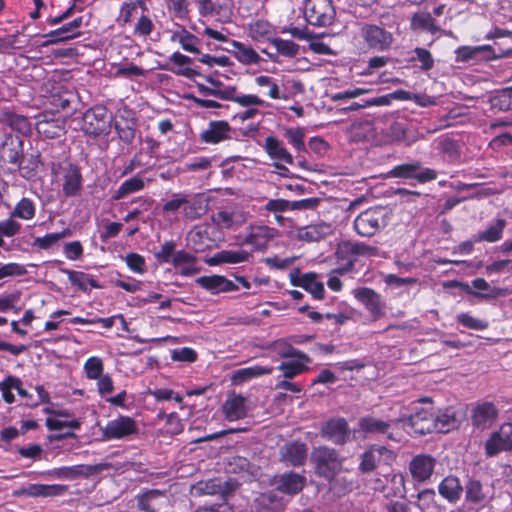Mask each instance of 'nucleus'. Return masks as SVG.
<instances>
[{
	"label": "nucleus",
	"mask_w": 512,
	"mask_h": 512,
	"mask_svg": "<svg viewBox=\"0 0 512 512\" xmlns=\"http://www.w3.org/2000/svg\"><path fill=\"white\" fill-rule=\"evenodd\" d=\"M171 264L183 276H191L198 273L195 256L184 250H179L173 255Z\"/></svg>",
	"instance_id": "26"
},
{
	"label": "nucleus",
	"mask_w": 512,
	"mask_h": 512,
	"mask_svg": "<svg viewBox=\"0 0 512 512\" xmlns=\"http://www.w3.org/2000/svg\"><path fill=\"white\" fill-rule=\"evenodd\" d=\"M15 388H19V378L15 376H7L0 382V392L6 403L12 404L15 401V396L12 392Z\"/></svg>",
	"instance_id": "54"
},
{
	"label": "nucleus",
	"mask_w": 512,
	"mask_h": 512,
	"mask_svg": "<svg viewBox=\"0 0 512 512\" xmlns=\"http://www.w3.org/2000/svg\"><path fill=\"white\" fill-rule=\"evenodd\" d=\"M305 477L296 473H284L277 482V489L286 494H297L305 485Z\"/></svg>",
	"instance_id": "28"
},
{
	"label": "nucleus",
	"mask_w": 512,
	"mask_h": 512,
	"mask_svg": "<svg viewBox=\"0 0 512 512\" xmlns=\"http://www.w3.org/2000/svg\"><path fill=\"white\" fill-rule=\"evenodd\" d=\"M436 465V459L427 454H418L412 458L409 471L414 481L423 483L430 479Z\"/></svg>",
	"instance_id": "15"
},
{
	"label": "nucleus",
	"mask_w": 512,
	"mask_h": 512,
	"mask_svg": "<svg viewBox=\"0 0 512 512\" xmlns=\"http://www.w3.org/2000/svg\"><path fill=\"white\" fill-rule=\"evenodd\" d=\"M136 421L124 415H119L115 419L107 422V424L101 429L102 436L105 440H118L127 438L137 433Z\"/></svg>",
	"instance_id": "5"
},
{
	"label": "nucleus",
	"mask_w": 512,
	"mask_h": 512,
	"mask_svg": "<svg viewBox=\"0 0 512 512\" xmlns=\"http://www.w3.org/2000/svg\"><path fill=\"white\" fill-rule=\"evenodd\" d=\"M84 465L63 466L42 472L41 475L51 479H75L84 475Z\"/></svg>",
	"instance_id": "42"
},
{
	"label": "nucleus",
	"mask_w": 512,
	"mask_h": 512,
	"mask_svg": "<svg viewBox=\"0 0 512 512\" xmlns=\"http://www.w3.org/2000/svg\"><path fill=\"white\" fill-rule=\"evenodd\" d=\"M311 457L318 474L327 479H332L341 469L342 460L332 448L325 446L314 448Z\"/></svg>",
	"instance_id": "3"
},
{
	"label": "nucleus",
	"mask_w": 512,
	"mask_h": 512,
	"mask_svg": "<svg viewBox=\"0 0 512 512\" xmlns=\"http://www.w3.org/2000/svg\"><path fill=\"white\" fill-rule=\"evenodd\" d=\"M359 469L363 473L373 471L380 463H390L394 460V453L384 446H372L362 454Z\"/></svg>",
	"instance_id": "12"
},
{
	"label": "nucleus",
	"mask_w": 512,
	"mask_h": 512,
	"mask_svg": "<svg viewBox=\"0 0 512 512\" xmlns=\"http://www.w3.org/2000/svg\"><path fill=\"white\" fill-rule=\"evenodd\" d=\"M109 127L107 110L103 106H94L87 110L82 119L81 129L85 134L98 136Z\"/></svg>",
	"instance_id": "6"
},
{
	"label": "nucleus",
	"mask_w": 512,
	"mask_h": 512,
	"mask_svg": "<svg viewBox=\"0 0 512 512\" xmlns=\"http://www.w3.org/2000/svg\"><path fill=\"white\" fill-rule=\"evenodd\" d=\"M36 205L30 198L23 197L18 201L11 212V217L18 218L25 221H30L35 217Z\"/></svg>",
	"instance_id": "43"
},
{
	"label": "nucleus",
	"mask_w": 512,
	"mask_h": 512,
	"mask_svg": "<svg viewBox=\"0 0 512 512\" xmlns=\"http://www.w3.org/2000/svg\"><path fill=\"white\" fill-rule=\"evenodd\" d=\"M488 46H462L456 49V61L467 62L474 59L482 50L487 49Z\"/></svg>",
	"instance_id": "61"
},
{
	"label": "nucleus",
	"mask_w": 512,
	"mask_h": 512,
	"mask_svg": "<svg viewBox=\"0 0 512 512\" xmlns=\"http://www.w3.org/2000/svg\"><path fill=\"white\" fill-rule=\"evenodd\" d=\"M211 219L220 229H237L247 221L248 213L237 207H225L213 213Z\"/></svg>",
	"instance_id": "11"
},
{
	"label": "nucleus",
	"mask_w": 512,
	"mask_h": 512,
	"mask_svg": "<svg viewBox=\"0 0 512 512\" xmlns=\"http://www.w3.org/2000/svg\"><path fill=\"white\" fill-rule=\"evenodd\" d=\"M233 47V55L243 65L258 64L261 61L260 55L250 46L239 41L231 42Z\"/></svg>",
	"instance_id": "33"
},
{
	"label": "nucleus",
	"mask_w": 512,
	"mask_h": 512,
	"mask_svg": "<svg viewBox=\"0 0 512 512\" xmlns=\"http://www.w3.org/2000/svg\"><path fill=\"white\" fill-rule=\"evenodd\" d=\"M487 496L478 480H469L465 486V499L473 504L485 502Z\"/></svg>",
	"instance_id": "49"
},
{
	"label": "nucleus",
	"mask_w": 512,
	"mask_h": 512,
	"mask_svg": "<svg viewBox=\"0 0 512 512\" xmlns=\"http://www.w3.org/2000/svg\"><path fill=\"white\" fill-rule=\"evenodd\" d=\"M294 284L302 287L315 299H322L324 297V284L316 279V274L314 273H307L302 275L298 282Z\"/></svg>",
	"instance_id": "40"
},
{
	"label": "nucleus",
	"mask_w": 512,
	"mask_h": 512,
	"mask_svg": "<svg viewBox=\"0 0 512 512\" xmlns=\"http://www.w3.org/2000/svg\"><path fill=\"white\" fill-rule=\"evenodd\" d=\"M223 413L227 420L236 421L246 416L248 407L246 399L241 395H229L223 404Z\"/></svg>",
	"instance_id": "21"
},
{
	"label": "nucleus",
	"mask_w": 512,
	"mask_h": 512,
	"mask_svg": "<svg viewBox=\"0 0 512 512\" xmlns=\"http://www.w3.org/2000/svg\"><path fill=\"white\" fill-rule=\"evenodd\" d=\"M196 282L212 294L236 291L238 286L231 280L220 275L202 276Z\"/></svg>",
	"instance_id": "18"
},
{
	"label": "nucleus",
	"mask_w": 512,
	"mask_h": 512,
	"mask_svg": "<svg viewBox=\"0 0 512 512\" xmlns=\"http://www.w3.org/2000/svg\"><path fill=\"white\" fill-rule=\"evenodd\" d=\"M281 456L293 466L301 465L307 457V446L301 442H291L281 448Z\"/></svg>",
	"instance_id": "25"
},
{
	"label": "nucleus",
	"mask_w": 512,
	"mask_h": 512,
	"mask_svg": "<svg viewBox=\"0 0 512 512\" xmlns=\"http://www.w3.org/2000/svg\"><path fill=\"white\" fill-rule=\"evenodd\" d=\"M505 225L506 221L504 219L495 220L485 230L480 231L476 235L474 242L494 243L500 240L502 238Z\"/></svg>",
	"instance_id": "39"
},
{
	"label": "nucleus",
	"mask_w": 512,
	"mask_h": 512,
	"mask_svg": "<svg viewBox=\"0 0 512 512\" xmlns=\"http://www.w3.org/2000/svg\"><path fill=\"white\" fill-rule=\"evenodd\" d=\"M387 224L383 208H369L361 212L354 220V229L362 237H371Z\"/></svg>",
	"instance_id": "2"
},
{
	"label": "nucleus",
	"mask_w": 512,
	"mask_h": 512,
	"mask_svg": "<svg viewBox=\"0 0 512 512\" xmlns=\"http://www.w3.org/2000/svg\"><path fill=\"white\" fill-rule=\"evenodd\" d=\"M82 25V18H76L73 21L64 24L62 27L53 30L46 34V37L49 38V42L56 43L61 41H66L72 38H75L79 35L78 29Z\"/></svg>",
	"instance_id": "30"
},
{
	"label": "nucleus",
	"mask_w": 512,
	"mask_h": 512,
	"mask_svg": "<svg viewBox=\"0 0 512 512\" xmlns=\"http://www.w3.org/2000/svg\"><path fill=\"white\" fill-rule=\"evenodd\" d=\"M417 507L422 512H438V504L433 489H424L417 495Z\"/></svg>",
	"instance_id": "48"
},
{
	"label": "nucleus",
	"mask_w": 512,
	"mask_h": 512,
	"mask_svg": "<svg viewBox=\"0 0 512 512\" xmlns=\"http://www.w3.org/2000/svg\"><path fill=\"white\" fill-rule=\"evenodd\" d=\"M157 499H164V496L157 490L147 492L140 500L139 507L146 512H156L155 501Z\"/></svg>",
	"instance_id": "62"
},
{
	"label": "nucleus",
	"mask_w": 512,
	"mask_h": 512,
	"mask_svg": "<svg viewBox=\"0 0 512 512\" xmlns=\"http://www.w3.org/2000/svg\"><path fill=\"white\" fill-rule=\"evenodd\" d=\"M497 417L498 409L491 402L478 403L472 409V424L481 430L490 428L497 420Z\"/></svg>",
	"instance_id": "16"
},
{
	"label": "nucleus",
	"mask_w": 512,
	"mask_h": 512,
	"mask_svg": "<svg viewBox=\"0 0 512 512\" xmlns=\"http://www.w3.org/2000/svg\"><path fill=\"white\" fill-rule=\"evenodd\" d=\"M352 295L365 307L373 320H378L385 315V304L381 296L371 288L353 289Z\"/></svg>",
	"instance_id": "9"
},
{
	"label": "nucleus",
	"mask_w": 512,
	"mask_h": 512,
	"mask_svg": "<svg viewBox=\"0 0 512 512\" xmlns=\"http://www.w3.org/2000/svg\"><path fill=\"white\" fill-rule=\"evenodd\" d=\"M171 40L173 42H178L182 49L187 52L194 54L200 53L198 48L200 40L184 28L173 32Z\"/></svg>",
	"instance_id": "38"
},
{
	"label": "nucleus",
	"mask_w": 512,
	"mask_h": 512,
	"mask_svg": "<svg viewBox=\"0 0 512 512\" xmlns=\"http://www.w3.org/2000/svg\"><path fill=\"white\" fill-rule=\"evenodd\" d=\"M271 44L280 55L285 57H295L299 53V45L291 40L274 38Z\"/></svg>",
	"instance_id": "52"
},
{
	"label": "nucleus",
	"mask_w": 512,
	"mask_h": 512,
	"mask_svg": "<svg viewBox=\"0 0 512 512\" xmlns=\"http://www.w3.org/2000/svg\"><path fill=\"white\" fill-rule=\"evenodd\" d=\"M250 36L255 40L268 38L272 34V26L264 20H256L249 26Z\"/></svg>",
	"instance_id": "56"
},
{
	"label": "nucleus",
	"mask_w": 512,
	"mask_h": 512,
	"mask_svg": "<svg viewBox=\"0 0 512 512\" xmlns=\"http://www.w3.org/2000/svg\"><path fill=\"white\" fill-rule=\"evenodd\" d=\"M485 453L489 457L512 450V423H504L485 442Z\"/></svg>",
	"instance_id": "7"
},
{
	"label": "nucleus",
	"mask_w": 512,
	"mask_h": 512,
	"mask_svg": "<svg viewBox=\"0 0 512 512\" xmlns=\"http://www.w3.org/2000/svg\"><path fill=\"white\" fill-rule=\"evenodd\" d=\"M231 127L228 122L211 121L207 129L201 133V140L205 143L217 144L230 138Z\"/></svg>",
	"instance_id": "19"
},
{
	"label": "nucleus",
	"mask_w": 512,
	"mask_h": 512,
	"mask_svg": "<svg viewBox=\"0 0 512 512\" xmlns=\"http://www.w3.org/2000/svg\"><path fill=\"white\" fill-rule=\"evenodd\" d=\"M333 232L331 224L320 222L294 228L290 234L293 238L304 242H317Z\"/></svg>",
	"instance_id": "14"
},
{
	"label": "nucleus",
	"mask_w": 512,
	"mask_h": 512,
	"mask_svg": "<svg viewBox=\"0 0 512 512\" xmlns=\"http://www.w3.org/2000/svg\"><path fill=\"white\" fill-rule=\"evenodd\" d=\"M278 234L275 228L264 224H252L248 227L247 235L243 243L254 247L255 250H262L267 247L268 243Z\"/></svg>",
	"instance_id": "13"
},
{
	"label": "nucleus",
	"mask_w": 512,
	"mask_h": 512,
	"mask_svg": "<svg viewBox=\"0 0 512 512\" xmlns=\"http://www.w3.org/2000/svg\"><path fill=\"white\" fill-rule=\"evenodd\" d=\"M360 35L369 48L377 51L388 50L393 42V36L390 32L373 24L363 25Z\"/></svg>",
	"instance_id": "8"
},
{
	"label": "nucleus",
	"mask_w": 512,
	"mask_h": 512,
	"mask_svg": "<svg viewBox=\"0 0 512 512\" xmlns=\"http://www.w3.org/2000/svg\"><path fill=\"white\" fill-rule=\"evenodd\" d=\"M433 421L435 424L434 431L440 432V433L449 432L451 429L455 428L458 424L455 413L451 410H445L444 412H442L436 416L433 414Z\"/></svg>",
	"instance_id": "46"
},
{
	"label": "nucleus",
	"mask_w": 512,
	"mask_h": 512,
	"mask_svg": "<svg viewBox=\"0 0 512 512\" xmlns=\"http://www.w3.org/2000/svg\"><path fill=\"white\" fill-rule=\"evenodd\" d=\"M0 122L23 135L30 132L29 120L26 117L11 111H3L0 114Z\"/></svg>",
	"instance_id": "35"
},
{
	"label": "nucleus",
	"mask_w": 512,
	"mask_h": 512,
	"mask_svg": "<svg viewBox=\"0 0 512 512\" xmlns=\"http://www.w3.org/2000/svg\"><path fill=\"white\" fill-rule=\"evenodd\" d=\"M305 18L313 26H327L332 23L335 10L330 0H307Z\"/></svg>",
	"instance_id": "4"
},
{
	"label": "nucleus",
	"mask_w": 512,
	"mask_h": 512,
	"mask_svg": "<svg viewBox=\"0 0 512 512\" xmlns=\"http://www.w3.org/2000/svg\"><path fill=\"white\" fill-rule=\"evenodd\" d=\"M309 357L301 354L299 358L282 362L278 369L283 372L285 378L291 379L308 369Z\"/></svg>",
	"instance_id": "36"
},
{
	"label": "nucleus",
	"mask_w": 512,
	"mask_h": 512,
	"mask_svg": "<svg viewBox=\"0 0 512 512\" xmlns=\"http://www.w3.org/2000/svg\"><path fill=\"white\" fill-rule=\"evenodd\" d=\"M243 97H251L253 100L245 105H239L245 110L238 112L235 118L241 122L256 118L261 114L259 107H269V103L256 94H243Z\"/></svg>",
	"instance_id": "31"
},
{
	"label": "nucleus",
	"mask_w": 512,
	"mask_h": 512,
	"mask_svg": "<svg viewBox=\"0 0 512 512\" xmlns=\"http://www.w3.org/2000/svg\"><path fill=\"white\" fill-rule=\"evenodd\" d=\"M263 147L268 156L275 162H282L288 165H292L294 163V158L292 154L287 150L284 144L276 137H266Z\"/></svg>",
	"instance_id": "20"
},
{
	"label": "nucleus",
	"mask_w": 512,
	"mask_h": 512,
	"mask_svg": "<svg viewBox=\"0 0 512 512\" xmlns=\"http://www.w3.org/2000/svg\"><path fill=\"white\" fill-rule=\"evenodd\" d=\"M463 287L468 294L485 299L496 298L503 295V290L501 288L491 286L483 278H476L472 281V287L477 291L472 290V288L467 284L463 285Z\"/></svg>",
	"instance_id": "29"
},
{
	"label": "nucleus",
	"mask_w": 512,
	"mask_h": 512,
	"mask_svg": "<svg viewBox=\"0 0 512 512\" xmlns=\"http://www.w3.org/2000/svg\"><path fill=\"white\" fill-rule=\"evenodd\" d=\"M412 26L414 28H421L427 31H435L436 27L434 19L429 13H417L413 16Z\"/></svg>",
	"instance_id": "63"
},
{
	"label": "nucleus",
	"mask_w": 512,
	"mask_h": 512,
	"mask_svg": "<svg viewBox=\"0 0 512 512\" xmlns=\"http://www.w3.org/2000/svg\"><path fill=\"white\" fill-rule=\"evenodd\" d=\"M244 93H238L236 87L229 86L224 89H218L217 97L222 100H228L237 105H245L253 100L251 97H243Z\"/></svg>",
	"instance_id": "55"
},
{
	"label": "nucleus",
	"mask_w": 512,
	"mask_h": 512,
	"mask_svg": "<svg viewBox=\"0 0 512 512\" xmlns=\"http://www.w3.org/2000/svg\"><path fill=\"white\" fill-rule=\"evenodd\" d=\"M154 29V24L152 20L146 16L142 15L134 27V34L140 37H146L151 34Z\"/></svg>",
	"instance_id": "64"
},
{
	"label": "nucleus",
	"mask_w": 512,
	"mask_h": 512,
	"mask_svg": "<svg viewBox=\"0 0 512 512\" xmlns=\"http://www.w3.org/2000/svg\"><path fill=\"white\" fill-rule=\"evenodd\" d=\"M83 373L88 380H97L104 374V362L99 356H91L83 364Z\"/></svg>",
	"instance_id": "45"
},
{
	"label": "nucleus",
	"mask_w": 512,
	"mask_h": 512,
	"mask_svg": "<svg viewBox=\"0 0 512 512\" xmlns=\"http://www.w3.org/2000/svg\"><path fill=\"white\" fill-rule=\"evenodd\" d=\"M393 424H399L397 419L386 422L374 417H366L360 421V428L369 433H385Z\"/></svg>",
	"instance_id": "47"
},
{
	"label": "nucleus",
	"mask_w": 512,
	"mask_h": 512,
	"mask_svg": "<svg viewBox=\"0 0 512 512\" xmlns=\"http://www.w3.org/2000/svg\"><path fill=\"white\" fill-rule=\"evenodd\" d=\"M145 75L146 71L133 63L119 65L115 71L116 77H123L128 79L135 77H144Z\"/></svg>",
	"instance_id": "57"
},
{
	"label": "nucleus",
	"mask_w": 512,
	"mask_h": 512,
	"mask_svg": "<svg viewBox=\"0 0 512 512\" xmlns=\"http://www.w3.org/2000/svg\"><path fill=\"white\" fill-rule=\"evenodd\" d=\"M438 492L446 501L451 504L460 500L463 487L460 480L455 476H447L438 485Z\"/></svg>",
	"instance_id": "22"
},
{
	"label": "nucleus",
	"mask_w": 512,
	"mask_h": 512,
	"mask_svg": "<svg viewBox=\"0 0 512 512\" xmlns=\"http://www.w3.org/2000/svg\"><path fill=\"white\" fill-rule=\"evenodd\" d=\"M82 177L76 167H70L65 171L63 179V193L68 196H75L81 189Z\"/></svg>",
	"instance_id": "37"
},
{
	"label": "nucleus",
	"mask_w": 512,
	"mask_h": 512,
	"mask_svg": "<svg viewBox=\"0 0 512 512\" xmlns=\"http://www.w3.org/2000/svg\"><path fill=\"white\" fill-rule=\"evenodd\" d=\"M251 253L244 249L238 250H222L213 255L209 263L211 265L218 264H239L249 261Z\"/></svg>",
	"instance_id": "27"
},
{
	"label": "nucleus",
	"mask_w": 512,
	"mask_h": 512,
	"mask_svg": "<svg viewBox=\"0 0 512 512\" xmlns=\"http://www.w3.org/2000/svg\"><path fill=\"white\" fill-rule=\"evenodd\" d=\"M144 188L145 181L139 174H137L122 182L121 185L114 191L112 198L114 200H120L131 194L140 192Z\"/></svg>",
	"instance_id": "34"
},
{
	"label": "nucleus",
	"mask_w": 512,
	"mask_h": 512,
	"mask_svg": "<svg viewBox=\"0 0 512 512\" xmlns=\"http://www.w3.org/2000/svg\"><path fill=\"white\" fill-rule=\"evenodd\" d=\"M493 107L501 110L508 111L512 109V86L505 87L498 91V93L491 99Z\"/></svg>",
	"instance_id": "51"
},
{
	"label": "nucleus",
	"mask_w": 512,
	"mask_h": 512,
	"mask_svg": "<svg viewBox=\"0 0 512 512\" xmlns=\"http://www.w3.org/2000/svg\"><path fill=\"white\" fill-rule=\"evenodd\" d=\"M321 435L335 444H344L350 437V430L344 418H333L321 428Z\"/></svg>",
	"instance_id": "17"
},
{
	"label": "nucleus",
	"mask_w": 512,
	"mask_h": 512,
	"mask_svg": "<svg viewBox=\"0 0 512 512\" xmlns=\"http://www.w3.org/2000/svg\"><path fill=\"white\" fill-rule=\"evenodd\" d=\"M413 413L407 418H399L397 422L402 424L404 429H410L416 434H427L434 432L435 424L433 421V412L431 401L423 398L413 407Z\"/></svg>",
	"instance_id": "1"
},
{
	"label": "nucleus",
	"mask_w": 512,
	"mask_h": 512,
	"mask_svg": "<svg viewBox=\"0 0 512 512\" xmlns=\"http://www.w3.org/2000/svg\"><path fill=\"white\" fill-rule=\"evenodd\" d=\"M189 244L195 251L203 252L213 247V240L210 239L208 227L204 225L195 226L187 236Z\"/></svg>",
	"instance_id": "24"
},
{
	"label": "nucleus",
	"mask_w": 512,
	"mask_h": 512,
	"mask_svg": "<svg viewBox=\"0 0 512 512\" xmlns=\"http://www.w3.org/2000/svg\"><path fill=\"white\" fill-rule=\"evenodd\" d=\"M272 371V367L253 366L242 368L234 372L232 380L236 384L243 383L261 375L271 374Z\"/></svg>",
	"instance_id": "44"
},
{
	"label": "nucleus",
	"mask_w": 512,
	"mask_h": 512,
	"mask_svg": "<svg viewBox=\"0 0 512 512\" xmlns=\"http://www.w3.org/2000/svg\"><path fill=\"white\" fill-rule=\"evenodd\" d=\"M419 169V162L404 163L391 169L388 172V176L394 178L416 179L420 183H426L436 179L437 173L434 170L425 168L423 171L419 172Z\"/></svg>",
	"instance_id": "10"
},
{
	"label": "nucleus",
	"mask_w": 512,
	"mask_h": 512,
	"mask_svg": "<svg viewBox=\"0 0 512 512\" xmlns=\"http://www.w3.org/2000/svg\"><path fill=\"white\" fill-rule=\"evenodd\" d=\"M284 136L287 139L288 143L296 151L305 150V143H304L305 132H304L303 128H300V127L285 128Z\"/></svg>",
	"instance_id": "50"
},
{
	"label": "nucleus",
	"mask_w": 512,
	"mask_h": 512,
	"mask_svg": "<svg viewBox=\"0 0 512 512\" xmlns=\"http://www.w3.org/2000/svg\"><path fill=\"white\" fill-rule=\"evenodd\" d=\"M296 260V256L282 257L275 255L265 258L264 263L271 269L284 270L292 266Z\"/></svg>",
	"instance_id": "59"
},
{
	"label": "nucleus",
	"mask_w": 512,
	"mask_h": 512,
	"mask_svg": "<svg viewBox=\"0 0 512 512\" xmlns=\"http://www.w3.org/2000/svg\"><path fill=\"white\" fill-rule=\"evenodd\" d=\"M208 210V199L202 194L186 196V202L183 207V214L188 219H197L204 215Z\"/></svg>",
	"instance_id": "23"
},
{
	"label": "nucleus",
	"mask_w": 512,
	"mask_h": 512,
	"mask_svg": "<svg viewBox=\"0 0 512 512\" xmlns=\"http://www.w3.org/2000/svg\"><path fill=\"white\" fill-rule=\"evenodd\" d=\"M128 268L137 274H143L146 269L145 258L138 253H129L124 258Z\"/></svg>",
	"instance_id": "60"
},
{
	"label": "nucleus",
	"mask_w": 512,
	"mask_h": 512,
	"mask_svg": "<svg viewBox=\"0 0 512 512\" xmlns=\"http://www.w3.org/2000/svg\"><path fill=\"white\" fill-rule=\"evenodd\" d=\"M36 130L44 137L54 139L64 133V123L61 119H48L44 116L37 121Z\"/></svg>",
	"instance_id": "32"
},
{
	"label": "nucleus",
	"mask_w": 512,
	"mask_h": 512,
	"mask_svg": "<svg viewBox=\"0 0 512 512\" xmlns=\"http://www.w3.org/2000/svg\"><path fill=\"white\" fill-rule=\"evenodd\" d=\"M137 5L141 6L143 10H146L145 3L142 0H138L137 2H124L121 5L117 19L120 26H125L131 22L132 16L137 9Z\"/></svg>",
	"instance_id": "53"
},
{
	"label": "nucleus",
	"mask_w": 512,
	"mask_h": 512,
	"mask_svg": "<svg viewBox=\"0 0 512 512\" xmlns=\"http://www.w3.org/2000/svg\"><path fill=\"white\" fill-rule=\"evenodd\" d=\"M176 243L173 240L165 241L159 248L154 252V256L159 263H172L173 255L175 251Z\"/></svg>",
	"instance_id": "58"
},
{
	"label": "nucleus",
	"mask_w": 512,
	"mask_h": 512,
	"mask_svg": "<svg viewBox=\"0 0 512 512\" xmlns=\"http://www.w3.org/2000/svg\"><path fill=\"white\" fill-rule=\"evenodd\" d=\"M254 83L260 88H267V96L273 100L288 99L287 95L281 91L277 81L270 76L258 75L254 78Z\"/></svg>",
	"instance_id": "41"
}]
</instances>
